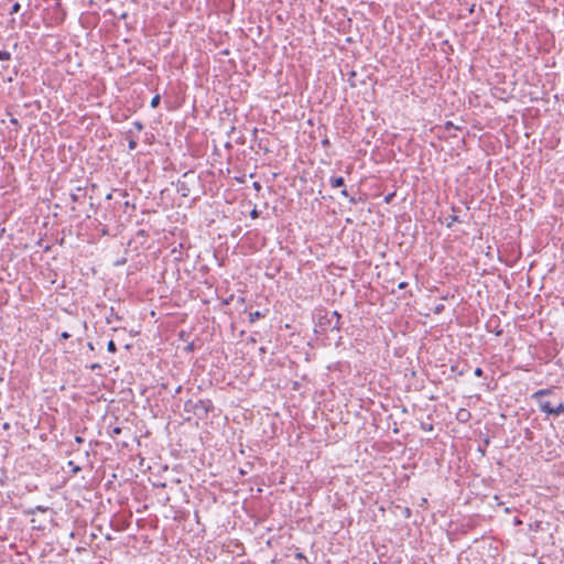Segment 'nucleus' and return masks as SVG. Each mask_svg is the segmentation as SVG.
I'll use <instances>...</instances> for the list:
<instances>
[{
	"instance_id": "1",
	"label": "nucleus",
	"mask_w": 564,
	"mask_h": 564,
	"mask_svg": "<svg viewBox=\"0 0 564 564\" xmlns=\"http://www.w3.org/2000/svg\"><path fill=\"white\" fill-rule=\"evenodd\" d=\"M552 391L550 389H542L533 393L532 398L539 402V408L542 412L546 414H551L552 409L554 406L551 405L549 401L542 400L543 395L550 394Z\"/></svg>"
},
{
	"instance_id": "2",
	"label": "nucleus",
	"mask_w": 564,
	"mask_h": 564,
	"mask_svg": "<svg viewBox=\"0 0 564 564\" xmlns=\"http://www.w3.org/2000/svg\"><path fill=\"white\" fill-rule=\"evenodd\" d=\"M329 185H330L332 188L343 187L345 185L344 177H341V176H330L329 177Z\"/></svg>"
},
{
	"instance_id": "3",
	"label": "nucleus",
	"mask_w": 564,
	"mask_h": 564,
	"mask_svg": "<svg viewBox=\"0 0 564 564\" xmlns=\"http://www.w3.org/2000/svg\"><path fill=\"white\" fill-rule=\"evenodd\" d=\"M551 414H552V415H555V416L561 415V414H564V403H563V402H561V403H558L556 406H554V408L552 409Z\"/></svg>"
},
{
	"instance_id": "4",
	"label": "nucleus",
	"mask_w": 564,
	"mask_h": 564,
	"mask_svg": "<svg viewBox=\"0 0 564 564\" xmlns=\"http://www.w3.org/2000/svg\"><path fill=\"white\" fill-rule=\"evenodd\" d=\"M262 316H263V314L261 312L256 311V312H251L249 314V319H250L251 323H253V322H256L258 318H260Z\"/></svg>"
},
{
	"instance_id": "5",
	"label": "nucleus",
	"mask_w": 564,
	"mask_h": 564,
	"mask_svg": "<svg viewBox=\"0 0 564 564\" xmlns=\"http://www.w3.org/2000/svg\"><path fill=\"white\" fill-rule=\"evenodd\" d=\"M11 59V53L8 51L0 50V61H9Z\"/></svg>"
},
{
	"instance_id": "6",
	"label": "nucleus",
	"mask_w": 564,
	"mask_h": 564,
	"mask_svg": "<svg viewBox=\"0 0 564 564\" xmlns=\"http://www.w3.org/2000/svg\"><path fill=\"white\" fill-rule=\"evenodd\" d=\"M107 349L109 352H116L117 347L113 340H109L107 344Z\"/></svg>"
},
{
	"instance_id": "7",
	"label": "nucleus",
	"mask_w": 564,
	"mask_h": 564,
	"mask_svg": "<svg viewBox=\"0 0 564 564\" xmlns=\"http://www.w3.org/2000/svg\"><path fill=\"white\" fill-rule=\"evenodd\" d=\"M20 8H21V7H20V4H19L18 2H17V3H14V4L12 6V8H11L10 13H11V14L18 13V12L20 11Z\"/></svg>"
},
{
	"instance_id": "8",
	"label": "nucleus",
	"mask_w": 564,
	"mask_h": 564,
	"mask_svg": "<svg viewBox=\"0 0 564 564\" xmlns=\"http://www.w3.org/2000/svg\"><path fill=\"white\" fill-rule=\"evenodd\" d=\"M159 102H160V96H159V95H156V96H154V97L152 98V100H151V106L154 108V107H156V106L159 105Z\"/></svg>"
},
{
	"instance_id": "9",
	"label": "nucleus",
	"mask_w": 564,
	"mask_h": 564,
	"mask_svg": "<svg viewBox=\"0 0 564 564\" xmlns=\"http://www.w3.org/2000/svg\"><path fill=\"white\" fill-rule=\"evenodd\" d=\"M137 145H138V143H137V141L134 139H130L129 140L128 147H129L130 150H134L137 148Z\"/></svg>"
},
{
	"instance_id": "10",
	"label": "nucleus",
	"mask_w": 564,
	"mask_h": 564,
	"mask_svg": "<svg viewBox=\"0 0 564 564\" xmlns=\"http://www.w3.org/2000/svg\"><path fill=\"white\" fill-rule=\"evenodd\" d=\"M133 127L137 131H141L143 129V124L140 121H134Z\"/></svg>"
},
{
	"instance_id": "11",
	"label": "nucleus",
	"mask_w": 564,
	"mask_h": 564,
	"mask_svg": "<svg viewBox=\"0 0 564 564\" xmlns=\"http://www.w3.org/2000/svg\"><path fill=\"white\" fill-rule=\"evenodd\" d=\"M177 191H178V192H182V195H183V196H186V195H187V194H186V188H185L184 183H182V184H180V185H178Z\"/></svg>"
},
{
	"instance_id": "12",
	"label": "nucleus",
	"mask_w": 564,
	"mask_h": 564,
	"mask_svg": "<svg viewBox=\"0 0 564 564\" xmlns=\"http://www.w3.org/2000/svg\"><path fill=\"white\" fill-rule=\"evenodd\" d=\"M443 310H444V305L443 304H438V305L435 306L434 312L436 314H440V313L443 312Z\"/></svg>"
},
{
	"instance_id": "13",
	"label": "nucleus",
	"mask_w": 564,
	"mask_h": 564,
	"mask_svg": "<svg viewBox=\"0 0 564 564\" xmlns=\"http://www.w3.org/2000/svg\"><path fill=\"white\" fill-rule=\"evenodd\" d=\"M474 373H475L476 377H481L484 375V371H482L481 368H476Z\"/></svg>"
},
{
	"instance_id": "14",
	"label": "nucleus",
	"mask_w": 564,
	"mask_h": 564,
	"mask_svg": "<svg viewBox=\"0 0 564 564\" xmlns=\"http://www.w3.org/2000/svg\"><path fill=\"white\" fill-rule=\"evenodd\" d=\"M68 465L72 466L74 473H77L80 470V468L78 466L74 465L73 462H69Z\"/></svg>"
},
{
	"instance_id": "15",
	"label": "nucleus",
	"mask_w": 564,
	"mask_h": 564,
	"mask_svg": "<svg viewBox=\"0 0 564 564\" xmlns=\"http://www.w3.org/2000/svg\"><path fill=\"white\" fill-rule=\"evenodd\" d=\"M61 337H62L63 339H68V338L70 337V335H69L67 332H63V333L61 334Z\"/></svg>"
},
{
	"instance_id": "16",
	"label": "nucleus",
	"mask_w": 564,
	"mask_h": 564,
	"mask_svg": "<svg viewBox=\"0 0 564 564\" xmlns=\"http://www.w3.org/2000/svg\"><path fill=\"white\" fill-rule=\"evenodd\" d=\"M120 433H121V429H120V427H118V426H117V427H115V429L112 430V434H113V435H116V434H120Z\"/></svg>"
},
{
	"instance_id": "17",
	"label": "nucleus",
	"mask_w": 564,
	"mask_h": 564,
	"mask_svg": "<svg viewBox=\"0 0 564 564\" xmlns=\"http://www.w3.org/2000/svg\"><path fill=\"white\" fill-rule=\"evenodd\" d=\"M250 215H251V217H252V218L258 217V212H257V209H253V210L251 212V214H250Z\"/></svg>"
},
{
	"instance_id": "18",
	"label": "nucleus",
	"mask_w": 564,
	"mask_h": 564,
	"mask_svg": "<svg viewBox=\"0 0 564 564\" xmlns=\"http://www.w3.org/2000/svg\"><path fill=\"white\" fill-rule=\"evenodd\" d=\"M340 194L344 196V197H348V193L347 191L344 188L340 191Z\"/></svg>"
},
{
	"instance_id": "19",
	"label": "nucleus",
	"mask_w": 564,
	"mask_h": 564,
	"mask_svg": "<svg viewBox=\"0 0 564 564\" xmlns=\"http://www.w3.org/2000/svg\"><path fill=\"white\" fill-rule=\"evenodd\" d=\"M406 285H408L406 282H401V283H399V289H404Z\"/></svg>"
},
{
	"instance_id": "20",
	"label": "nucleus",
	"mask_w": 564,
	"mask_h": 564,
	"mask_svg": "<svg viewBox=\"0 0 564 564\" xmlns=\"http://www.w3.org/2000/svg\"><path fill=\"white\" fill-rule=\"evenodd\" d=\"M75 441H76V443H83V441H84V440H83V437H80V436H76V437H75Z\"/></svg>"
},
{
	"instance_id": "21",
	"label": "nucleus",
	"mask_w": 564,
	"mask_h": 564,
	"mask_svg": "<svg viewBox=\"0 0 564 564\" xmlns=\"http://www.w3.org/2000/svg\"><path fill=\"white\" fill-rule=\"evenodd\" d=\"M36 509H37V510H40V511H42V512H44V511H46V510H47V508H46V507H40V506H39Z\"/></svg>"
},
{
	"instance_id": "22",
	"label": "nucleus",
	"mask_w": 564,
	"mask_h": 564,
	"mask_svg": "<svg viewBox=\"0 0 564 564\" xmlns=\"http://www.w3.org/2000/svg\"><path fill=\"white\" fill-rule=\"evenodd\" d=\"M3 429H4V430L9 429V424H8V423H4V424H3Z\"/></svg>"
},
{
	"instance_id": "23",
	"label": "nucleus",
	"mask_w": 564,
	"mask_h": 564,
	"mask_svg": "<svg viewBox=\"0 0 564 564\" xmlns=\"http://www.w3.org/2000/svg\"><path fill=\"white\" fill-rule=\"evenodd\" d=\"M12 123H18L17 119H11Z\"/></svg>"
},
{
	"instance_id": "24",
	"label": "nucleus",
	"mask_w": 564,
	"mask_h": 564,
	"mask_svg": "<svg viewBox=\"0 0 564 564\" xmlns=\"http://www.w3.org/2000/svg\"><path fill=\"white\" fill-rule=\"evenodd\" d=\"M256 188H260V185L258 183H254Z\"/></svg>"
}]
</instances>
